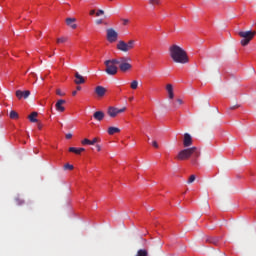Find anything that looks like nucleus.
<instances>
[{
	"mask_svg": "<svg viewBox=\"0 0 256 256\" xmlns=\"http://www.w3.org/2000/svg\"><path fill=\"white\" fill-rule=\"evenodd\" d=\"M168 53L170 54V58H172V61L174 63H189V57L187 55V52L185 51V49H183L181 46L177 44L170 45V48H168Z\"/></svg>",
	"mask_w": 256,
	"mask_h": 256,
	"instance_id": "nucleus-1",
	"label": "nucleus"
},
{
	"mask_svg": "<svg viewBox=\"0 0 256 256\" xmlns=\"http://www.w3.org/2000/svg\"><path fill=\"white\" fill-rule=\"evenodd\" d=\"M191 156H194V158H199L200 157V152L197 150V148L192 147V148H185L184 150H180L178 152V156H176V159L180 161L188 160Z\"/></svg>",
	"mask_w": 256,
	"mask_h": 256,
	"instance_id": "nucleus-2",
	"label": "nucleus"
},
{
	"mask_svg": "<svg viewBox=\"0 0 256 256\" xmlns=\"http://www.w3.org/2000/svg\"><path fill=\"white\" fill-rule=\"evenodd\" d=\"M238 36L241 37L240 45H242V47H246L256 36V31H238Z\"/></svg>",
	"mask_w": 256,
	"mask_h": 256,
	"instance_id": "nucleus-3",
	"label": "nucleus"
},
{
	"mask_svg": "<svg viewBox=\"0 0 256 256\" xmlns=\"http://www.w3.org/2000/svg\"><path fill=\"white\" fill-rule=\"evenodd\" d=\"M105 66H106V69H105V72L107 75L109 76H115L118 74V60L117 58L115 59H108L104 62Z\"/></svg>",
	"mask_w": 256,
	"mask_h": 256,
	"instance_id": "nucleus-4",
	"label": "nucleus"
},
{
	"mask_svg": "<svg viewBox=\"0 0 256 256\" xmlns=\"http://www.w3.org/2000/svg\"><path fill=\"white\" fill-rule=\"evenodd\" d=\"M117 62H118L119 69L121 72L126 73V72L131 71V69H132L131 57H128V56L119 57V58H117Z\"/></svg>",
	"mask_w": 256,
	"mask_h": 256,
	"instance_id": "nucleus-5",
	"label": "nucleus"
},
{
	"mask_svg": "<svg viewBox=\"0 0 256 256\" xmlns=\"http://www.w3.org/2000/svg\"><path fill=\"white\" fill-rule=\"evenodd\" d=\"M135 48V40L131 39L128 42L120 40L117 44V49L121 52L128 53Z\"/></svg>",
	"mask_w": 256,
	"mask_h": 256,
	"instance_id": "nucleus-6",
	"label": "nucleus"
},
{
	"mask_svg": "<svg viewBox=\"0 0 256 256\" xmlns=\"http://www.w3.org/2000/svg\"><path fill=\"white\" fill-rule=\"evenodd\" d=\"M126 111V107H123V108H117V107H114V106H110L108 108V115L111 117V118H115L117 117L118 114H121V113H124Z\"/></svg>",
	"mask_w": 256,
	"mask_h": 256,
	"instance_id": "nucleus-7",
	"label": "nucleus"
},
{
	"mask_svg": "<svg viewBox=\"0 0 256 256\" xmlns=\"http://www.w3.org/2000/svg\"><path fill=\"white\" fill-rule=\"evenodd\" d=\"M107 40L110 43L116 42L118 40V32L113 28L107 29Z\"/></svg>",
	"mask_w": 256,
	"mask_h": 256,
	"instance_id": "nucleus-8",
	"label": "nucleus"
},
{
	"mask_svg": "<svg viewBox=\"0 0 256 256\" xmlns=\"http://www.w3.org/2000/svg\"><path fill=\"white\" fill-rule=\"evenodd\" d=\"M95 93L97 94L98 97L102 98L107 93V89L104 86H102V85H98L95 88Z\"/></svg>",
	"mask_w": 256,
	"mask_h": 256,
	"instance_id": "nucleus-9",
	"label": "nucleus"
},
{
	"mask_svg": "<svg viewBox=\"0 0 256 256\" xmlns=\"http://www.w3.org/2000/svg\"><path fill=\"white\" fill-rule=\"evenodd\" d=\"M184 147L188 148L193 144L192 136L189 133H184Z\"/></svg>",
	"mask_w": 256,
	"mask_h": 256,
	"instance_id": "nucleus-10",
	"label": "nucleus"
},
{
	"mask_svg": "<svg viewBox=\"0 0 256 256\" xmlns=\"http://www.w3.org/2000/svg\"><path fill=\"white\" fill-rule=\"evenodd\" d=\"M30 95V91L29 90H25V91H22V90H17L16 91V97L21 100L22 98L24 99H27Z\"/></svg>",
	"mask_w": 256,
	"mask_h": 256,
	"instance_id": "nucleus-11",
	"label": "nucleus"
},
{
	"mask_svg": "<svg viewBox=\"0 0 256 256\" xmlns=\"http://www.w3.org/2000/svg\"><path fill=\"white\" fill-rule=\"evenodd\" d=\"M64 104H66V100L65 99H59L56 103V110L60 113L65 111V107L63 106Z\"/></svg>",
	"mask_w": 256,
	"mask_h": 256,
	"instance_id": "nucleus-12",
	"label": "nucleus"
},
{
	"mask_svg": "<svg viewBox=\"0 0 256 256\" xmlns=\"http://www.w3.org/2000/svg\"><path fill=\"white\" fill-rule=\"evenodd\" d=\"M75 22H76V18H74V17L66 18L67 26L71 27L73 30H75L77 28V24Z\"/></svg>",
	"mask_w": 256,
	"mask_h": 256,
	"instance_id": "nucleus-13",
	"label": "nucleus"
},
{
	"mask_svg": "<svg viewBox=\"0 0 256 256\" xmlns=\"http://www.w3.org/2000/svg\"><path fill=\"white\" fill-rule=\"evenodd\" d=\"M93 117L95 120L101 122L105 117V113L103 111H96L94 112Z\"/></svg>",
	"mask_w": 256,
	"mask_h": 256,
	"instance_id": "nucleus-14",
	"label": "nucleus"
},
{
	"mask_svg": "<svg viewBox=\"0 0 256 256\" xmlns=\"http://www.w3.org/2000/svg\"><path fill=\"white\" fill-rule=\"evenodd\" d=\"M75 78H76L75 80L76 85H81L85 83L84 77L79 72L75 73Z\"/></svg>",
	"mask_w": 256,
	"mask_h": 256,
	"instance_id": "nucleus-15",
	"label": "nucleus"
},
{
	"mask_svg": "<svg viewBox=\"0 0 256 256\" xmlns=\"http://www.w3.org/2000/svg\"><path fill=\"white\" fill-rule=\"evenodd\" d=\"M206 243H210L214 246H217L219 244V238L218 237H207Z\"/></svg>",
	"mask_w": 256,
	"mask_h": 256,
	"instance_id": "nucleus-16",
	"label": "nucleus"
},
{
	"mask_svg": "<svg viewBox=\"0 0 256 256\" xmlns=\"http://www.w3.org/2000/svg\"><path fill=\"white\" fill-rule=\"evenodd\" d=\"M166 90L168 91V98L172 100L174 98V91H173V85L167 84Z\"/></svg>",
	"mask_w": 256,
	"mask_h": 256,
	"instance_id": "nucleus-17",
	"label": "nucleus"
},
{
	"mask_svg": "<svg viewBox=\"0 0 256 256\" xmlns=\"http://www.w3.org/2000/svg\"><path fill=\"white\" fill-rule=\"evenodd\" d=\"M121 129L119 127H115V126H110L108 129V134L109 135H114L116 133H120Z\"/></svg>",
	"mask_w": 256,
	"mask_h": 256,
	"instance_id": "nucleus-18",
	"label": "nucleus"
},
{
	"mask_svg": "<svg viewBox=\"0 0 256 256\" xmlns=\"http://www.w3.org/2000/svg\"><path fill=\"white\" fill-rule=\"evenodd\" d=\"M38 116V113L36 111L32 112L29 116H28V119L30 120V122L32 123H37L38 120H37V117Z\"/></svg>",
	"mask_w": 256,
	"mask_h": 256,
	"instance_id": "nucleus-19",
	"label": "nucleus"
},
{
	"mask_svg": "<svg viewBox=\"0 0 256 256\" xmlns=\"http://www.w3.org/2000/svg\"><path fill=\"white\" fill-rule=\"evenodd\" d=\"M84 151H85V148H69V152L75 153L77 155H80Z\"/></svg>",
	"mask_w": 256,
	"mask_h": 256,
	"instance_id": "nucleus-20",
	"label": "nucleus"
},
{
	"mask_svg": "<svg viewBox=\"0 0 256 256\" xmlns=\"http://www.w3.org/2000/svg\"><path fill=\"white\" fill-rule=\"evenodd\" d=\"M149 5L152 7H157L161 5V0H149Z\"/></svg>",
	"mask_w": 256,
	"mask_h": 256,
	"instance_id": "nucleus-21",
	"label": "nucleus"
},
{
	"mask_svg": "<svg viewBox=\"0 0 256 256\" xmlns=\"http://www.w3.org/2000/svg\"><path fill=\"white\" fill-rule=\"evenodd\" d=\"M68 41V37L62 36L57 38V44H64Z\"/></svg>",
	"mask_w": 256,
	"mask_h": 256,
	"instance_id": "nucleus-22",
	"label": "nucleus"
},
{
	"mask_svg": "<svg viewBox=\"0 0 256 256\" xmlns=\"http://www.w3.org/2000/svg\"><path fill=\"white\" fill-rule=\"evenodd\" d=\"M10 118L13 119V120H16V119L19 118V115H18V113L15 110H11Z\"/></svg>",
	"mask_w": 256,
	"mask_h": 256,
	"instance_id": "nucleus-23",
	"label": "nucleus"
},
{
	"mask_svg": "<svg viewBox=\"0 0 256 256\" xmlns=\"http://www.w3.org/2000/svg\"><path fill=\"white\" fill-rule=\"evenodd\" d=\"M136 256H148L147 250H139Z\"/></svg>",
	"mask_w": 256,
	"mask_h": 256,
	"instance_id": "nucleus-24",
	"label": "nucleus"
},
{
	"mask_svg": "<svg viewBox=\"0 0 256 256\" xmlns=\"http://www.w3.org/2000/svg\"><path fill=\"white\" fill-rule=\"evenodd\" d=\"M139 82L137 80H133L131 83V88L136 90L138 88Z\"/></svg>",
	"mask_w": 256,
	"mask_h": 256,
	"instance_id": "nucleus-25",
	"label": "nucleus"
},
{
	"mask_svg": "<svg viewBox=\"0 0 256 256\" xmlns=\"http://www.w3.org/2000/svg\"><path fill=\"white\" fill-rule=\"evenodd\" d=\"M183 104V100L178 98L176 99V103H174V108H177L178 106Z\"/></svg>",
	"mask_w": 256,
	"mask_h": 256,
	"instance_id": "nucleus-26",
	"label": "nucleus"
},
{
	"mask_svg": "<svg viewBox=\"0 0 256 256\" xmlns=\"http://www.w3.org/2000/svg\"><path fill=\"white\" fill-rule=\"evenodd\" d=\"M196 180V176L195 174H192V176H190V178H188V184H192L193 182H195Z\"/></svg>",
	"mask_w": 256,
	"mask_h": 256,
	"instance_id": "nucleus-27",
	"label": "nucleus"
},
{
	"mask_svg": "<svg viewBox=\"0 0 256 256\" xmlns=\"http://www.w3.org/2000/svg\"><path fill=\"white\" fill-rule=\"evenodd\" d=\"M100 138H93V140H90V145H95L96 143L100 142Z\"/></svg>",
	"mask_w": 256,
	"mask_h": 256,
	"instance_id": "nucleus-28",
	"label": "nucleus"
},
{
	"mask_svg": "<svg viewBox=\"0 0 256 256\" xmlns=\"http://www.w3.org/2000/svg\"><path fill=\"white\" fill-rule=\"evenodd\" d=\"M64 169L65 170H73L74 169V166L72 165V164H65V166H64Z\"/></svg>",
	"mask_w": 256,
	"mask_h": 256,
	"instance_id": "nucleus-29",
	"label": "nucleus"
},
{
	"mask_svg": "<svg viewBox=\"0 0 256 256\" xmlns=\"http://www.w3.org/2000/svg\"><path fill=\"white\" fill-rule=\"evenodd\" d=\"M105 14V11L103 10V9H99L98 11H97V13H96V16L97 17H100V16H102V15H104Z\"/></svg>",
	"mask_w": 256,
	"mask_h": 256,
	"instance_id": "nucleus-30",
	"label": "nucleus"
},
{
	"mask_svg": "<svg viewBox=\"0 0 256 256\" xmlns=\"http://www.w3.org/2000/svg\"><path fill=\"white\" fill-rule=\"evenodd\" d=\"M82 144L83 145H91V140H88V138H85L84 140H82Z\"/></svg>",
	"mask_w": 256,
	"mask_h": 256,
	"instance_id": "nucleus-31",
	"label": "nucleus"
},
{
	"mask_svg": "<svg viewBox=\"0 0 256 256\" xmlns=\"http://www.w3.org/2000/svg\"><path fill=\"white\" fill-rule=\"evenodd\" d=\"M56 94H57L58 96H61V97L65 96V93L62 92L61 89H57V90H56Z\"/></svg>",
	"mask_w": 256,
	"mask_h": 256,
	"instance_id": "nucleus-32",
	"label": "nucleus"
},
{
	"mask_svg": "<svg viewBox=\"0 0 256 256\" xmlns=\"http://www.w3.org/2000/svg\"><path fill=\"white\" fill-rule=\"evenodd\" d=\"M122 22H123V25H124V26H127V25L130 23V20H129V19H126V18H123V19H122Z\"/></svg>",
	"mask_w": 256,
	"mask_h": 256,
	"instance_id": "nucleus-33",
	"label": "nucleus"
},
{
	"mask_svg": "<svg viewBox=\"0 0 256 256\" xmlns=\"http://www.w3.org/2000/svg\"><path fill=\"white\" fill-rule=\"evenodd\" d=\"M240 107V105H232V106H230L229 108H228V110H236V109H238Z\"/></svg>",
	"mask_w": 256,
	"mask_h": 256,
	"instance_id": "nucleus-34",
	"label": "nucleus"
},
{
	"mask_svg": "<svg viewBox=\"0 0 256 256\" xmlns=\"http://www.w3.org/2000/svg\"><path fill=\"white\" fill-rule=\"evenodd\" d=\"M152 145H153V147H155L156 149L159 148V144L156 142V140H154V141L152 142Z\"/></svg>",
	"mask_w": 256,
	"mask_h": 256,
	"instance_id": "nucleus-35",
	"label": "nucleus"
},
{
	"mask_svg": "<svg viewBox=\"0 0 256 256\" xmlns=\"http://www.w3.org/2000/svg\"><path fill=\"white\" fill-rule=\"evenodd\" d=\"M16 202H17L18 205L24 204V200H20V198H17Z\"/></svg>",
	"mask_w": 256,
	"mask_h": 256,
	"instance_id": "nucleus-36",
	"label": "nucleus"
},
{
	"mask_svg": "<svg viewBox=\"0 0 256 256\" xmlns=\"http://www.w3.org/2000/svg\"><path fill=\"white\" fill-rule=\"evenodd\" d=\"M96 24H97V25L103 24V20H102V19H97V20H96Z\"/></svg>",
	"mask_w": 256,
	"mask_h": 256,
	"instance_id": "nucleus-37",
	"label": "nucleus"
},
{
	"mask_svg": "<svg viewBox=\"0 0 256 256\" xmlns=\"http://www.w3.org/2000/svg\"><path fill=\"white\" fill-rule=\"evenodd\" d=\"M71 138H72V133H67V134H66V139L69 140V139H71Z\"/></svg>",
	"mask_w": 256,
	"mask_h": 256,
	"instance_id": "nucleus-38",
	"label": "nucleus"
},
{
	"mask_svg": "<svg viewBox=\"0 0 256 256\" xmlns=\"http://www.w3.org/2000/svg\"><path fill=\"white\" fill-rule=\"evenodd\" d=\"M94 15H95V10L93 9L90 11V16H94Z\"/></svg>",
	"mask_w": 256,
	"mask_h": 256,
	"instance_id": "nucleus-39",
	"label": "nucleus"
},
{
	"mask_svg": "<svg viewBox=\"0 0 256 256\" xmlns=\"http://www.w3.org/2000/svg\"><path fill=\"white\" fill-rule=\"evenodd\" d=\"M96 148H97L98 152L101 151V146H99V144H96Z\"/></svg>",
	"mask_w": 256,
	"mask_h": 256,
	"instance_id": "nucleus-40",
	"label": "nucleus"
},
{
	"mask_svg": "<svg viewBox=\"0 0 256 256\" xmlns=\"http://www.w3.org/2000/svg\"><path fill=\"white\" fill-rule=\"evenodd\" d=\"M42 127H43L42 124H41V123H38V129H39V130H42Z\"/></svg>",
	"mask_w": 256,
	"mask_h": 256,
	"instance_id": "nucleus-41",
	"label": "nucleus"
},
{
	"mask_svg": "<svg viewBox=\"0 0 256 256\" xmlns=\"http://www.w3.org/2000/svg\"><path fill=\"white\" fill-rule=\"evenodd\" d=\"M72 95H73V96H76V95H77V91L74 90V91L72 92Z\"/></svg>",
	"mask_w": 256,
	"mask_h": 256,
	"instance_id": "nucleus-42",
	"label": "nucleus"
},
{
	"mask_svg": "<svg viewBox=\"0 0 256 256\" xmlns=\"http://www.w3.org/2000/svg\"><path fill=\"white\" fill-rule=\"evenodd\" d=\"M77 90L80 91L81 90V86H77Z\"/></svg>",
	"mask_w": 256,
	"mask_h": 256,
	"instance_id": "nucleus-43",
	"label": "nucleus"
},
{
	"mask_svg": "<svg viewBox=\"0 0 256 256\" xmlns=\"http://www.w3.org/2000/svg\"><path fill=\"white\" fill-rule=\"evenodd\" d=\"M42 32H40L39 36H41Z\"/></svg>",
	"mask_w": 256,
	"mask_h": 256,
	"instance_id": "nucleus-44",
	"label": "nucleus"
},
{
	"mask_svg": "<svg viewBox=\"0 0 256 256\" xmlns=\"http://www.w3.org/2000/svg\"><path fill=\"white\" fill-rule=\"evenodd\" d=\"M42 32H40L39 36H41Z\"/></svg>",
	"mask_w": 256,
	"mask_h": 256,
	"instance_id": "nucleus-45",
	"label": "nucleus"
},
{
	"mask_svg": "<svg viewBox=\"0 0 256 256\" xmlns=\"http://www.w3.org/2000/svg\"><path fill=\"white\" fill-rule=\"evenodd\" d=\"M130 100L132 101V100H133V97H132V98H130Z\"/></svg>",
	"mask_w": 256,
	"mask_h": 256,
	"instance_id": "nucleus-46",
	"label": "nucleus"
}]
</instances>
